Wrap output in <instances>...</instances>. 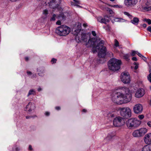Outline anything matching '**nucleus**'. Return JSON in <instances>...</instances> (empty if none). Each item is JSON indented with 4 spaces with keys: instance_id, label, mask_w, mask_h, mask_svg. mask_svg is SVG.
Wrapping results in <instances>:
<instances>
[{
    "instance_id": "f257e3e1",
    "label": "nucleus",
    "mask_w": 151,
    "mask_h": 151,
    "mask_svg": "<svg viewBox=\"0 0 151 151\" xmlns=\"http://www.w3.org/2000/svg\"><path fill=\"white\" fill-rule=\"evenodd\" d=\"M77 27L73 29V33L76 35L75 40L78 43L86 42L87 47H92L93 53L100 50L98 53V56L99 58H103L106 55V48L103 46L104 41L101 40L100 38H90L89 34L82 33L81 35L79 33L81 30V24L78 23L76 24Z\"/></svg>"
},
{
    "instance_id": "f03ea898",
    "label": "nucleus",
    "mask_w": 151,
    "mask_h": 151,
    "mask_svg": "<svg viewBox=\"0 0 151 151\" xmlns=\"http://www.w3.org/2000/svg\"><path fill=\"white\" fill-rule=\"evenodd\" d=\"M121 92H113L111 94L112 101L118 104H122L129 102L132 99L130 90L127 87H121Z\"/></svg>"
},
{
    "instance_id": "7ed1b4c3",
    "label": "nucleus",
    "mask_w": 151,
    "mask_h": 151,
    "mask_svg": "<svg viewBox=\"0 0 151 151\" xmlns=\"http://www.w3.org/2000/svg\"><path fill=\"white\" fill-rule=\"evenodd\" d=\"M121 63V60L112 58L108 62L109 68L114 72L120 69Z\"/></svg>"
},
{
    "instance_id": "20e7f679",
    "label": "nucleus",
    "mask_w": 151,
    "mask_h": 151,
    "mask_svg": "<svg viewBox=\"0 0 151 151\" xmlns=\"http://www.w3.org/2000/svg\"><path fill=\"white\" fill-rule=\"evenodd\" d=\"M70 28L65 25H62L57 27L55 29V32L60 36H65L68 35L70 32Z\"/></svg>"
},
{
    "instance_id": "39448f33",
    "label": "nucleus",
    "mask_w": 151,
    "mask_h": 151,
    "mask_svg": "<svg viewBox=\"0 0 151 151\" xmlns=\"http://www.w3.org/2000/svg\"><path fill=\"white\" fill-rule=\"evenodd\" d=\"M141 123V122L135 118L129 119L126 122L127 127L130 129L138 127Z\"/></svg>"
},
{
    "instance_id": "423d86ee",
    "label": "nucleus",
    "mask_w": 151,
    "mask_h": 151,
    "mask_svg": "<svg viewBox=\"0 0 151 151\" xmlns=\"http://www.w3.org/2000/svg\"><path fill=\"white\" fill-rule=\"evenodd\" d=\"M119 110L120 111L121 116L124 118L128 119L132 116L131 110L129 107L119 108Z\"/></svg>"
},
{
    "instance_id": "0eeeda50",
    "label": "nucleus",
    "mask_w": 151,
    "mask_h": 151,
    "mask_svg": "<svg viewBox=\"0 0 151 151\" xmlns=\"http://www.w3.org/2000/svg\"><path fill=\"white\" fill-rule=\"evenodd\" d=\"M147 129L145 128H142L134 131L132 135L134 137H139L144 135L147 132Z\"/></svg>"
},
{
    "instance_id": "6e6552de",
    "label": "nucleus",
    "mask_w": 151,
    "mask_h": 151,
    "mask_svg": "<svg viewBox=\"0 0 151 151\" xmlns=\"http://www.w3.org/2000/svg\"><path fill=\"white\" fill-rule=\"evenodd\" d=\"M121 79L122 81L124 83H129L130 82V76L128 72L122 73L121 75Z\"/></svg>"
},
{
    "instance_id": "1a4fd4ad",
    "label": "nucleus",
    "mask_w": 151,
    "mask_h": 151,
    "mask_svg": "<svg viewBox=\"0 0 151 151\" xmlns=\"http://www.w3.org/2000/svg\"><path fill=\"white\" fill-rule=\"evenodd\" d=\"M61 3V0H51L49 4L50 8L56 9L59 8Z\"/></svg>"
},
{
    "instance_id": "9d476101",
    "label": "nucleus",
    "mask_w": 151,
    "mask_h": 151,
    "mask_svg": "<svg viewBox=\"0 0 151 151\" xmlns=\"http://www.w3.org/2000/svg\"><path fill=\"white\" fill-rule=\"evenodd\" d=\"M124 120L120 116L114 118L113 124L115 127H119L124 124Z\"/></svg>"
},
{
    "instance_id": "9b49d317",
    "label": "nucleus",
    "mask_w": 151,
    "mask_h": 151,
    "mask_svg": "<svg viewBox=\"0 0 151 151\" xmlns=\"http://www.w3.org/2000/svg\"><path fill=\"white\" fill-rule=\"evenodd\" d=\"M143 108L142 105L140 104L135 105L133 107L134 112L136 114H140L142 111Z\"/></svg>"
},
{
    "instance_id": "f8f14e48",
    "label": "nucleus",
    "mask_w": 151,
    "mask_h": 151,
    "mask_svg": "<svg viewBox=\"0 0 151 151\" xmlns=\"http://www.w3.org/2000/svg\"><path fill=\"white\" fill-rule=\"evenodd\" d=\"M137 1V0H124V4L127 7H132L135 5Z\"/></svg>"
},
{
    "instance_id": "ddd939ff",
    "label": "nucleus",
    "mask_w": 151,
    "mask_h": 151,
    "mask_svg": "<svg viewBox=\"0 0 151 151\" xmlns=\"http://www.w3.org/2000/svg\"><path fill=\"white\" fill-rule=\"evenodd\" d=\"M35 104L33 102H29L26 106V111L30 113L35 109Z\"/></svg>"
},
{
    "instance_id": "4468645a",
    "label": "nucleus",
    "mask_w": 151,
    "mask_h": 151,
    "mask_svg": "<svg viewBox=\"0 0 151 151\" xmlns=\"http://www.w3.org/2000/svg\"><path fill=\"white\" fill-rule=\"evenodd\" d=\"M98 21L102 23L106 24L109 21V17L107 16H105L103 18L99 17L97 18Z\"/></svg>"
},
{
    "instance_id": "2eb2a0df",
    "label": "nucleus",
    "mask_w": 151,
    "mask_h": 151,
    "mask_svg": "<svg viewBox=\"0 0 151 151\" xmlns=\"http://www.w3.org/2000/svg\"><path fill=\"white\" fill-rule=\"evenodd\" d=\"M142 8L145 11L151 10V0H148L145 5L142 6Z\"/></svg>"
},
{
    "instance_id": "dca6fc26",
    "label": "nucleus",
    "mask_w": 151,
    "mask_h": 151,
    "mask_svg": "<svg viewBox=\"0 0 151 151\" xmlns=\"http://www.w3.org/2000/svg\"><path fill=\"white\" fill-rule=\"evenodd\" d=\"M145 93V91L143 88L139 89L137 91L135 94V96L139 98L142 96Z\"/></svg>"
},
{
    "instance_id": "f3484780",
    "label": "nucleus",
    "mask_w": 151,
    "mask_h": 151,
    "mask_svg": "<svg viewBox=\"0 0 151 151\" xmlns=\"http://www.w3.org/2000/svg\"><path fill=\"white\" fill-rule=\"evenodd\" d=\"M144 140L147 144L151 143V133L146 134L144 137Z\"/></svg>"
},
{
    "instance_id": "a211bd4d",
    "label": "nucleus",
    "mask_w": 151,
    "mask_h": 151,
    "mask_svg": "<svg viewBox=\"0 0 151 151\" xmlns=\"http://www.w3.org/2000/svg\"><path fill=\"white\" fill-rule=\"evenodd\" d=\"M37 72H38V75L41 76H43L44 75V73L45 72V70L43 67H40L37 69Z\"/></svg>"
},
{
    "instance_id": "6ab92c4d",
    "label": "nucleus",
    "mask_w": 151,
    "mask_h": 151,
    "mask_svg": "<svg viewBox=\"0 0 151 151\" xmlns=\"http://www.w3.org/2000/svg\"><path fill=\"white\" fill-rule=\"evenodd\" d=\"M115 132H113L108 134L106 139L107 140H111L115 136Z\"/></svg>"
},
{
    "instance_id": "aec40b11",
    "label": "nucleus",
    "mask_w": 151,
    "mask_h": 151,
    "mask_svg": "<svg viewBox=\"0 0 151 151\" xmlns=\"http://www.w3.org/2000/svg\"><path fill=\"white\" fill-rule=\"evenodd\" d=\"M142 151H151V144L145 146L142 148Z\"/></svg>"
},
{
    "instance_id": "412c9836",
    "label": "nucleus",
    "mask_w": 151,
    "mask_h": 151,
    "mask_svg": "<svg viewBox=\"0 0 151 151\" xmlns=\"http://www.w3.org/2000/svg\"><path fill=\"white\" fill-rule=\"evenodd\" d=\"M139 21V19L138 18L134 17L132 20L131 21V22L134 25H137L138 24Z\"/></svg>"
},
{
    "instance_id": "4be33fe9",
    "label": "nucleus",
    "mask_w": 151,
    "mask_h": 151,
    "mask_svg": "<svg viewBox=\"0 0 151 151\" xmlns=\"http://www.w3.org/2000/svg\"><path fill=\"white\" fill-rule=\"evenodd\" d=\"M36 92L35 89H31L29 91L27 96V97H29L31 95H35L36 94Z\"/></svg>"
},
{
    "instance_id": "5701e85b",
    "label": "nucleus",
    "mask_w": 151,
    "mask_h": 151,
    "mask_svg": "<svg viewBox=\"0 0 151 151\" xmlns=\"http://www.w3.org/2000/svg\"><path fill=\"white\" fill-rule=\"evenodd\" d=\"M58 17L59 19L63 21H64L66 19V17L63 13L60 14L58 15Z\"/></svg>"
},
{
    "instance_id": "b1692460",
    "label": "nucleus",
    "mask_w": 151,
    "mask_h": 151,
    "mask_svg": "<svg viewBox=\"0 0 151 151\" xmlns=\"http://www.w3.org/2000/svg\"><path fill=\"white\" fill-rule=\"evenodd\" d=\"M74 2H71V4L73 5H74V6H76L78 7H81V6H80L78 4H80V2L76 0H73Z\"/></svg>"
},
{
    "instance_id": "393cba45",
    "label": "nucleus",
    "mask_w": 151,
    "mask_h": 151,
    "mask_svg": "<svg viewBox=\"0 0 151 151\" xmlns=\"http://www.w3.org/2000/svg\"><path fill=\"white\" fill-rule=\"evenodd\" d=\"M9 148L12 149V151H19L20 150V148L19 147L16 145L14 146L13 147L12 146H10Z\"/></svg>"
},
{
    "instance_id": "a878e982",
    "label": "nucleus",
    "mask_w": 151,
    "mask_h": 151,
    "mask_svg": "<svg viewBox=\"0 0 151 151\" xmlns=\"http://www.w3.org/2000/svg\"><path fill=\"white\" fill-rule=\"evenodd\" d=\"M107 11L109 12V14L111 16H114V12L110 8H108L106 9Z\"/></svg>"
},
{
    "instance_id": "bb28decb",
    "label": "nucleus",
    "mask_w": 151,
    "mask_h": 151,
    "mask_svg": "<svg viewBox=\"0 0 151 151\" xmlns=\"http://www.w3.org/2000/svg\"><path fill=\"white\" fill-rule=\"evenodd\" d=\"M111 7H113L114 8H122V6L120 5H109Z\"/></svg>"
},
{
    "instance_id": "cd10ccee",
    "label": "nucleus",
    "mask_w": 151,
    "mask_h": 151,
    "mask_svg": "<svg viewBox=\"0 0 151 151\" xmlns=\"http://www.w3.org/2000/svg\"><path fill=\"white\" fill-rule=\"evenodd\" d=\"M57 16L55 14H54L52 17L50 18V20L51 21H54L56 19Z\"/></svg>"
},
{
    "instance_id": "c85d7f7f",
    "label": "nucleus",
    "mask_w": 151,
    "mask_h": 151,
    "mask_svg": "<svg viewBox=\"0 0 151 151\" xmlns=\"http://www.w3.org/2000/svg\"><path fill=\"white\" fill-rule=\"evenodd\" d=\"M124 14L125 15L127 16L130 19H132L133 18L132 16L129 12H124Z\"/></svg>"
},
{
    "instance_id": "c756f323",
    "label": "nucleus",
    "mask_w": 151,
    "mask_h": 151,
    "mask_svg": "<svg viewBox=\"0 0 151 151\" xmlns=\"http://www.w3.org/2000/svg\"><path fill=\"white\" fill-rule=\"evenodd\" d=\"M123 20V19L118 18H114V21L116 22H122Z\"/></svg>"
},
{
    "instance_id": "7c9ffc66",
    "label": "nucleus",
    "mask_w": 151,
    "mask_h": 151,
    "mask_svg": "<svg viewBox=\"0 0 151 151\" xmlns=\"http://www.w3.org/2000/svg\"><path fill=\"white\" fill-rule=\"evenodd\" d=\"M129 57L130 55L128 54H125L123 56L124 58L127 61L129 60Z\"/></svg>"
},
{
    "instance_id": "2f4dec72",
    "label": "nucleus",
    "mask_w": 151,
    "mask_h": 151,
    "mask_svg": "<svg viewBox=\"0 0 151 151\" xmlns=\"http://www.w3.org/2000/svg\"><path fill=\"white\" fill-rule=\"evenodd\" d=\"M149 72L150 73L149 75L148 76H147V79L151 83V69H150L149 70Z\"/></svg>"
},
{
    "instance_id": "473e14b6",
    "label": "nucleus",
    "mask_w": 151,
    "mask_h": 151,
    "mask_svg": "<svg viewBox=\"0 0 151 151\" xmlns=\"http://www.w3.org/2000/svg\"><path fill=\"white\" fill-rule=\"evenodd\" d=\"M144 21L147 22L148 24L150 25L151 24V20L150 19H145Z\"/></svg>"
},
{
    "instance_id": "72a5a7b5",
    "label": "nucleus",
    "mask_w": 151,
    "mask_h": 151,
    "mask_svg": "<svg viewBox=\"0 0 151 151\" xmlns=\"http://www.w3.org/2000/svg\"><path fill=\"white\" fill-rule=\"evenodd\" d=\"M115 44L114 45L116 47H117L119 46V43L118 41L116 39L115 40Z\"/></svg>"
},
{
    "instance_id": "f704fd0d",
    "label": "nucleus",
    "mask_w": 151,
    "mask_h": 151,
    "mask_svg": "<svg viewBox=\"0 0 151 151\" xmlns=\"http://www.w3.org/2000/svg\"><path fill=\"white\" fill-rule=\"evenodd\" d=\"M138 52L137 51H135L132 50V52L131 53V55L132 56H134L136 54H137L138 53Z\"/></svg>"
},
{
    "instance_id": "c9c22d12",
    "label": "nucleus",
    "mask_w": 151,
    "mask_h": 151,
    "mask_svg": "<svg viewBox=\"0 0 151 151\" xmlns=\"http://www.w3.org/2000/svg\"><path fill=\"white\" fill-rule=\"evenodd\" d=\"M43 13L45 15H47L48 14V10L46 9L44 10L43 12Z\"/></svg>"
},
{
    "instance_id": "e433bc0d",
    "label": "nucleus",
    "mask_w": 151,
    "mask_h": 151,
    "mask_svg": "<svg viewBox=\"0 0 151 151\" xmlns=\"http://www.w3.org/2000/svg\"><path fill=\"white\" fill-rule=\"evenodd\" d=\"M56 61H57V60L56 59L54 58H53L51 60V63L52 64H53V63H56Z\"/></svg>"
},
{
    "instance_id": "4c0bfd02",
    "label": "nucleus",
    "mask_w": 151,
    "mask_h": 151,
    "mask_svg": "<svg viewBox=\"0 0 151 151\" xmlns=\"http://www.w3.org/2000/svg\"><path fill=\"white\" fill-rule=\"evenodd\" d=\"M144 117V116L143 115H141L138 116V117L139 119H143Z\"/></svg>"
},
{
    "instance_id": "58836bf2",
    "label": "nucleus",
    "mask_w": 151,
    "mask_h": 151,
    "mask_svg": "<svg viewBox=\"0 0 151 151\" xmlns=\"http://www.w3.org/2000/svg\"><path fill=\"white\" fill-rule=\"evenodd\" d=\"M134 64L135 65L134 67V69L135 70L137 69L138 68V67L137 64V63L136 62H134Z\"/></svg>"
},
{
    "instance_id": "ea45409f",
    "label": "nucleus",
    "mask_w": 151,
    "mask_h": 151,
    "mask_svg": "<svg viewBox=\"0 0 151 151\" xmlns=\"http://www.w3.org/2000/svg\"><path fill=\"white\" fill-rule=\"evenodd\" d=\"M147 31L150 32L151 33V26H149L147 29Z\"/></svg>"
},
{
    "instance_id": "a19ab883",
    "label": "nucleus",
    "mask_w": 151,
    "mask_h": 151,
    "mask_svg": "<svg viewBox=\"0 0 151 151\" xmlns=\"http://www.w3.org/2000/svg\"><path fill=\"white\" fill-rule=\"evenodd\" d=\"M108 115V116H111V117H113L114 116V114L113 113H109Z\"/></svg>"
},
{
    "instance_id": "79ce46f5",
    "label": "nucleus",
    "mask_w": 151,
    "mask_h": 151,
    "mask_svg": "<svg viewBox=\"0 0 151 151\" xmlns=\"http://www.w3.org/2000/svg\"><path fill=\"white\" fill-rule=\"evenodd\" d=\"M45 114L46 116H48L50 115V113L48 111H46L45 112Z\"/></svg>"
},
{
    "instance_id": "37998d69",
    "label": "nucleus",
    "mask_w": 151,
    "mask_h": 151,
    "mask_svg": "<svg viewBox=\"0 0 151 151\" xmlns=\"http://www.w3.org/2000/svg\"><path fill=\"white\" fill-rule=\"evenodd\" d=\"M56 24L58 25H60L61 24V21L60 20L56 22Z\"/></svg>"
},
{
    "instance_id": "c03bdc74",
    "label": "nucleus",
    "mask_w": 151,
    "mask_h": 151,
    "mask_svg": "<svg viewBox=\"0 0 151 151\" xmlns=\"http://www.w3.org/2000/svg\"><path fill=\"white\" fill-rule=\"evenodd\" d=\"M147 125L150 127L151 128V122L149 121L147 123Z\"/></svg>"
},
{
    "instance_id": "a18cd8bd",
    "label": "nucleus",
    "mask_w": 151,
    "mask_h": 151,
    "mask_svg": "<svg viewBox=\"0 0 151 151\" xmlns=\"http://www.w3.org/2000/svg\"><path fill=\"white\" fill-rule=\"evenodd\" d=\"M92 34L94 36H96V33L95 31H92Z\"/></svg>"
},
{
    "instance_id": "49530a36",
    "label": "nucleus",
    "mask_w": 151,
    "mask_h": 151,
    "mask_svg": "<svg viewBox=\"0 0 151 151\" xmlns=\"http://www.w3.org/2000/svg\"><path fill=\"white\" fill-rule=\"evenodd\" d=\"M137 55L141 58H142V57H143V56L141 54L138 52Z\"/></svg>"
},
{
    "instance_id": "de8ad7c7",
    "label": "nucleus",
    "mask_w": 151,
    "mask_h": 151,
    "mask_svg": "<svg viewBox=\"0 0 151 151\" xmlns=\"http://www.w3.org/2000/svg\"><path fill=\"white\" fill-rule=\"evenodd\" d=\"M132 60L134 61H137V58L135 57H133L132 58Z\"/></svg>"
},
{
    "instance_id": "09e8293b",
    "label": "nucleus",
    "mask_w": 151,
    "mask_h": 151,
    "mask_svg": "<svg viewBox=\"0 0 151 151\" xmlns=\"http://www.w3.org/2000/svg\"><path fill=\"white\" fill-rule=\"evenodd\" d=\"M29 150H32V148L31 145H29Z\"/></svg>"
},
{
    "instance_id": "8fccbe9b",
    "label": "nucleus",
    "mask_w": 151,
    "mask_h": 151,
    "mask_svg": "<svg viewBox=\"0 0 151 151\" xmlns=\"http://www.w3.org/2000/svg\"><path fill=\"white\" fill-rule=\"evenodd\" d=\"M55 109L57 110H60V108L59 106H57L55 107Z\"/></svg>"
},
{
    "instance_id": "3c124183",
    "label": "nucleus",
    "mask_w": 151,
    "mask_h": 151,
    "mask_svg": "<svg viewBox=\"0 0 151 151\" xmlns=\"http://www.w3.org/2000/svg\"><path fill=\"white\" fill-rule=\"evenodd\" d=\"M42 89L40 87H39L37 89V91L39 92H40L42 90Z\"/></svg>"
},
{
    "instance_id": "603ef678",
    "label": "nucleus",
    "mask_w": 151,
    "mask_h": 151,
    "mask_svg": "<svg viewBox=\"0 0 151 151\" xmlns=\"http://www.w3.org/2000/svg\"><path fill=\"white\" fill-rule=\"evenodd\" d=\"M27 73L28 75H30L32 74V73L31 72L29 71H27Z\"/></svg>"
},
{
    "instance_id": "864d4df0",
    "label": "nucleus",
    "mask_w": 151,
    "mask_h": 151,
    "mask_svg": "<svg viewBox=\"0 0 151 151\" xmlns=\"http://www.w3.org/2000/svg\"><path fill=\"white\" fill-rule=\"evenodd\" d=\"M142 58L144 61L146 62L147 60V58L146 57L143 56V57H142Z\"/></svg>"
},
{
    "instance_id": "5fc2aeb1",
    "label": "nucleus",
    "mask_w": 151,
    "mask_h": 151,
    "mask_svg": "<svg viewBox=\"0 0 151 151\" xmlns=\"http://www.w3.org/2000/svg\"><path fill=\"white\" fill-rule=\"evenodd\" d=\"M83 25L85 27H86L87 26V24L86 23H85L83 24Z\"/></svg>"
},
{
    "instance_id": "6e6d98bb",
    "label": "nucleus",
    "mask_w": 151,
    "mask_h": 151,
    "mask_svg": "<svg viewBox=\"0 0 151 151\" xmlns=\"http://www.w3.org/2000/svg\"><path fill=\"white\" fill-rule=\"evenodd\" d=\"M5 0H0V4L4 3Z\"/></svg>"
},
{
    "instance_id": "4d7b16f0",
    "label": "nucleus",
    "mask_w": 151,
    "mask_h": 151,
    "mask_svg": "<svg viewBox=\"0 0 151 151\" xmlns=\"http://www.w3.org/2000/svg\"><path fill=\"white\" fill-rule=\"evenodd\" d=\"M33 117V116H26V118L27 119H29ZM33 118H34L33 117Z\"/></svg>"
},
{
    "instance_id": "13d9d810",
    "label": "nucleus",
    "mask_w": 151,
    "mask_h": 151,
    "mask_svg": "<svg viewBox=\"0 0 151 151\" xmlns=\"http://www.w3.org/2000/svg\"><path fill=\"white\" fill-rule=\"evenodd\" d=\"M142 26L144 28H146L147 27V24H142Z\"/></svg>"
},
{
    "instance_id": "bf43d9fd",
    "label": "nucleus",
    "mask_w": 151,
    "mask_h": 151,
    "mask_svg": "<svg viewBox=\"0 0 151 151\" xmlns=\"http://www.w3.org/2000/svg\"><path fill=\"white\" fill-rule=\"evenodd\" d=\"M25 60L26 61H27L28 60H29V58L28 57H26L25 58Z\"/></svg>"
},
{
    "instance_id": "052dcab7",
    "label": "nucleus",
    "mask_w": 151,
    "mask_h": 151,
    "mask_svg": "<svg viewBox=\"0 0 151 151\" xmlns=\"http://www.w3.org/2000/svg\"><path fill=\"white\" fill-rule=\"evenodd\" d=\"M82 111L83 112H86L87 111V110L86 109H83L82 110Z\"/></svg>"
},
{
    "instance_id": "680f3d73",
    "label": "nucleus",
    "mask_w": 151,
    "mask_h": 151,
    "mask_svg": "<svg viewBox=\"0 0 151 151\" xmlns=\"http://www.w3.org/2000/svg\"><path fill=\"white\" fill-rule=\"evenodd\" d=\"M106 112L108 113V112H107L106 111H103V113L104 114Z\"/></svg>"
},
{
    "instance_id": "e2e57ef3",
    "label": "nucleus",
    "mask_w": 151,
    "mask_h": 151,
    "mask_svg": "<svg viewBox=\"0 0 151 151\" xmlns=\"http://www.w3.org/2000/svg\"><path fill=\"white\" fill-rule=\"evenodd\" d=\"M150 105L151 106V100H150Z\"/></svg>"
},
{
    "instance_id": "0e129e2a",
    "label": "nucleus",
    "mask_w": 151,
    "mask_h": 151,
    "mask_svg": "<svg viewBox=\"0 0 151 151\" xmlns=\"http://www.w3.org/2000/svg\"><path fill=\"white\" fill-rule=\"evenodd\" d=\"M112 23H114V22L113 21V20H112Z\"/></svg>"
},
{
    "instance_id": "69168bd1",
    "label": "nucleus",
    "mask_w": 151,
    "mask_h": 151,
    "mask_svg": "<svg viewBox=\"0 0 151 151\" xmlns=\"http://www.w3.org/2000/svg\"><path fill=\"white\" fill-rule=\"evenodd\" d=\"M150 89L151 90V86H150Z\"/></svg>"
},
{
    "instance_id": "338daca9",
    "label": "nucleus",
    "mask_w": 151,
    "mask_h": 151,
    "mask_svg": "<svg viewBox=\"0 0 151 151\" xmlns=\"http://www.w3.org/2000/svg\"><path fill=\"white\" fill-rule=\"evenodd\" d=\"M35 117H36V116H35Z\"/></svg>"
}]
</instances>
